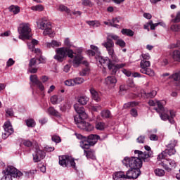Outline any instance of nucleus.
Returning <instances> with one entry per match:
<instances>
[{
	"mask_svg": "<svg viewBox=\"0 0 180 180\" xmlns=\"http://www.w3.org/2000/svg\"><path fill=\"white\" fill-rule=\"evenodd\" d=\"M109 56H110L114 63H119L120 61L119 58H117V56H116V54H115V51H113L112 54H109Z\"/></svg>",
	"mask_w": 180,
	"mask_h": 180,
	"instance_id": "49",
	"label": "nucleus"
},
{
	"mask_svg": "<svg viewBox=\"0 0 180 180\" xmlns=\"http://www.w3.org/2000/svg\"><path fill=\"white\" fill-rule=\"evenodd\" d=\"M145 140H146V136H140L136 139L137 143H139L140 144H144Z\"/></svg>",
	"mask_w": 180,
	"mask_h": 180,
	"instance_id": "56",
	"label": "nucleus"
},
{
	"mask_svg": "<svg viewBox=\"0 0 180 180\" xmlns=\"http://www.w3.org/2000/svg\"><path fill=\"white\" fill-rule=\"evenodd\" d=\"M170 79H174V81H180V71L174 73L169 77Z\"/></svg>",
	"mask_w": 180,
	"mask_h": 180,
	"instance_id": "37",
	"label": "nucleus"
},
{
	"mask_svg": "<svg viewBox=\"0 0 180 180\" xmlns=\"http://www.w3.org/2000/svg\"><path fill=\"white\" fill-rule=\"evenodd\" d=\"M141 174L140 169L131 168L126 172L125 175L127 179H137Z\"/></svg>",
	"mask_w": 180,
	"mask_h": 180,
	"instance_id": "13",
	"label": "nucleus"
},
{
	"mask_svg": "<svg viewBox=\"0 0 180 180\" xmlns=\"http://www.w3.org/2000/svg\"><path fill=\"white\" fill-rule=\"evenodd\" d=\"M30 79L31 82H32V84L37 85L40 91H44V85H43V83H41V82L39 80V79L37 78V75H31L30 77Z\"/></svg>",
	"mask_w": 180,
	"mask_h": 180,
	"instance_id": "17",
	"label": "nucleus"
},
{
	"mask_svg": "<svg viewBox=\"0 0 180 180\" xmlns=\"http://www.w3.org/2000/svg\"><path fill=\"white\" fill-rule=\"evenodd\" d=\"M18 32L20 34L19 39L21 40H30L32 39V35H30L32 29H30L29 24L21 25L18 28Z\"/></svg>",
	"mask_w": 180,
	"mask_h": 180,
	"instance_id": "8",
	"label": "nucleus"
},
{
	"mask_svg": "<svg viewBox=\"0 0 180 180\" xmlns=\"http://www.w3.org/2000/svg\"><path fill=\"white\" fill-rule=\"evenodd\" d=\"M84 78L82 77H75L73 79V83L75 85H79L80 84L84 83Z\"/></svg>",
	"mask_w": 180,
	"mask_h": 180,
	"instance_id": "41",
	"label": "nucleus"
},
{
	"mask_svg": "<svg viewBox=\"0 0 180 180\" xmlns=\"http://www.w3.org/2000/svg\"><path fill=\"white\" fill-rule=\"evenodd\" d=\"M48 113L51 115V116H55L56 117H61V114L57 111V110L54 109V107H49L48 108Z\"/></svg>",
	"mask_w": 180,
	"mask_h": 180,
	"instance_id": "23",
	"label": "nucleus"
},
{
	"mask_svg": "<svg viewBox=\"0 0 180 180\" xmlns=\"http://www.w3.org/2000/svg\"><path fill=\"white\" fill-rule=\"evenodd\" d=\"M3 128L4 129V131L9 133V134H13V133L15 131L11 121H6L3 125Z\"/></svg>",
	"mask_w": 180,
	"mask_h": 180,
	"instance_id": "22",
	"label": "nucleus"
},
{
	"mask_svg": "<svg viewBox=\"0 0 180 180\" xmlns=\"http://www.w3.org/2000/svg\"><path fill=\"white\" fill-rule=\"evenodd\" d=\"M61 46V42L53 40L51 43L47 44V47H60Z\"/></svg>",
	"mask_w": 180,
	"mask_h": 180,
	"instance_id": "36",
	"label": "nucleus"
},
{
	"mask_svg": "<svg viewBox=\"0 0 180 180\" xmlns=\"http://www.w3.org/2000/svg\"><path fill=\"white\" fill-rule=\"evenodd\" d=\"M134 154L137 155V158H139V160H143L144 162H148L150 161V158L153 157V151H150V153L147 152H143L139 150H134Z\"/></svg>",
	"mask_w": 180,
	"mask_h": 180,
	"instance_id": "11",
	"label": "nucleus"
},
{
	"mask_svg": "<svg viewBox=\"0 0 180 180\" xmlns=\"http://www.w3.org/2000/svg\"><path fill=\"white\" fill-rule=\"evenodd\" d=\"M123 74H124L127 77H131V72L130 70H127L126 69L122 70Z\"/></svg>",
	"mask_w": 180,
	"mask_h": 180,
	"instance_id": "62",
	"label": "nucleus"
},
{
	"mask_svg": "<svg viewBox=\"0 0 180 180\" xmlns=\"http://www.w3.org/2000/svg\"><path fill=\"white\" fill-rule=\"evenodd\" d=\"M64 49H65V54H66V56L69 57V58H74V54L75 56L77 54V53H75V51L70 48L64 47Z\"/></svg>",
	"mask_w": 180,
	"mask_h": 180,
	"instance_id": "26",
	"label": "nucleus"
},
{
	"mask_svg": "<svg viewBox=\"0 0 180 180\" xmlns=\"http://www.w3.org/2000/svg\"><path fill=\"white\" fill-rule=\"evenodd\" d=\"M10 12H13V13H14V15H18V13H19V12H20V8H19V6H11L8 8Z\"/></svg>",
	"mask_w": 180,
	"mask_h": 180,
	"instance_id": "34",
	"label": "nucleus"
},
{
	"mask_svg": "<svg viewBox=\"0 0 180 180\" xmlns=\"http://www.w3.org/2000/svg\"><path fill=\"white\" fill-rule=\"evenodd\" d=\"M70 165L72 167V168H75V161L69 158L68 167H70Z\"/></svg>",
	"mask_w": 180,
	"mask_h": 180,
	"instance_id": "61",
	"label": "nucleus"
},
{
	"mask_svg": "<svg viewBox=\"0 0 180 180\" xmlns=\"http://www.w3.org/2000/svg\"><path fill=\"white\" fill-rule=\"evenodd\" d=\"M31 9L32 11H37L38 12H41V11H44V8L41 5H37L31 7Z\"/></svg>",
	"mask_w": 180,
	"mask_h": 180,
	"instance_id": "47",
	"label": "nucleus"
},
{
	"mask_svg": "<svg viewBox=\"0 0 180 180\" xmlns=\"http://www.w3.org/2000/svg\"><path fill=\"white\" fill-rule=\"evenodd\" d=\"M140 72L142 74H146V75H149V77H154V70L153 69L146 68V69H141Z\"/></svg>",
	"mask_w": 180,
	"mask_h": 180,
	"instance_id": "28",
	"label": "nucleus"
},
{
	"mask_svg": "<svg viewBox=\"0 0 180 180\" xmlns=\"http://www.w3.org/2000/svg\"><path fill=\"white\" fill-rule=\"evenodd\" d=\"M172 57L174 61H177L178 63H180V51L174 50L172 52Z\"/></svg>",
	"mask_w": 180,
	"mask_h": 180,
	"instance_id": "27",
	"label": "nucleus"
},
{
	"mask_svg": "<svg viewBox=\"0 0 180 180\" xmlns=\"http://www.w3.org/2000/svg\"><path fill=\"white\" fill-rule=\"evenodd\" d=\"M90 47L93 51H95L96 53H97V54H99V48H98V46L95 45H91Z\"/></svg>",
	"mask_w": 180,
	"mask_h": 180,
	"instance_id": "63",
	"label": "nucleus"
},
{
	"mask_svg": "<svg viewBox=\"0 0 180 180\" xmlns=\"http://www.w3.org/2000/svg\"><path fill=\"white\" fill-rule=\"evenodd\" d=\"M53 58L58 61V63H63V61L67 59V54H65L64 47L56 49V55L53 56Z\"/></svg>",
	"mask_w": 180,
	"mask_h": 180,
	"instance_id": "10",
	"label": "nucleus"
},
{
	"mask_svg": "<svg viewBox=\"0 0 180 180\" xmlns=\"http://www.w3.org/2000/svg\"><path fill=\"white\" fill-rule=\"evenodd\" d=\"M74 108L78 114L74 117L75 123H76L77 127L84 131H92L94 130V125L85 121V119H88V115L85 112L84 106L81 104L76 103L74 105Z\"/></svg>",
	"mask_w": 180,
	"mask_h": 180,
	"instance_id": "1",
	"label": "nucleus"
},
{
	"mask_svg": "<svg viewBox=\"0 0 180 180\" xmlns=\"http://www.w3.org/2000/svg\"><path fill=\"white\" fill-rule=\"evenodd\" d=\"M89 72V68H85L82 69V70L80 72V75L82 77H85V75H86V74H88Z\"/></svg>",
	"mask_w": 180,
	"mask_h": 180,
	"instance_id": "53",
	"label": "nucleus"
},
{
	"mask_svg": "<svg viewBox=\"0 0 180 180\" xmlns=\"http://www.w3.org/2000/svg\"><path fill=\"white\" fill-rule=\"evenodd\" d=\"M44 157H46V152L40 149H36L35 154L33 155L34 162H40Z\"/></svg>",
	"mask_w": 180,
	"mask_h": 180,
	"instance_id": "16",
	"label": "nucleus"
},
{
	"mask_svg": "<svg viewBox=\"0 0 180 180\" xmlns=\"http://www.w3.org/2000/svg\"><path fill=\"white\" fill-rule=\"evenodd\" d=\"M39 65V61L37 60V58H32L30 60V63H29V67H34V65Z\"/></svg>",
	"mask_w": 180,
	"mask_h": 180,
	"instance_id": "42",
	"label": "nucleus"
},
{
	"mask_svg": "<svg viewBox=\"0 0 180 180\" xmlns=\"http://www.w3.org/2000/svg\"><path fill=\"white\" fill-rule=\"evenodd\" d=\"M70 158L68 156H59V165L63 167H68Z\"/></svg>",
	"mask_w": 180,
	"mask_h": 180,
	"instance_id": "21",
	"label": "nucleus"
},
{
	"mask_svg": "<svg viewBox=\"0 0 180 180\" xmlns=\"http://www.w3.org/2000/svg\"><path fill=\"white\" fill-rule=\"evenodd\" d=\"M65 85L67 86H74L75 83H74V79H68L65 81Z\"/></svg>",
	"mask_w": 180,
	"mask_h": 180,
	"instance_id": "51",
	"label": "nucleus"
},
{
	"mask_svg": "<svg viewBox=\"0 0 180 180\" xmlns=\"http://www.w3.org/2000/svg\"><path fill=\"white\" fill-rule=\"evenodd\" d=\"M107 38L110 39V40H116V41H117V40L119 39V36L117 35H115L113 34H109Z\"/></svg>",
	"mask_w": 180,
	"mask_h": 180,
	"instance_id": "58",
	"label": "nucleus"
},
{
	"mask_svg": "<svg viewBox=\"0 0 180 180\" xmlns=\"http://www.w3.org/2000/svg\"><path fill=\"white\" fill-rule=\"evenodd\" d=\"M173 22V25H172L170 29L173 30V32H179L180 30V12L177 13L176 18L172 20Z\"/></svg>",
	"mask_w": 180,
	"mask_h": 180,
	"instance_id": "15",
	"label": "nucleus"
},
{
	"mask_svg": "<svg viewBox=\"0 0 180 180\" xmlns=\"http://www.w3.org/2000/svg\"><path fill=\"white\" fill-rule=\"evenodd\" d=\"M154 172L157 176H164L165 175V172L162 169H156Z\"/></svg>",
	"mask_w": 180,
	"mask_h": 180,
	"instance_id": "39",
	"label": "nucleus"
},
{
	"mask_svg": "<svg viewBox=\"0 0 180 180\" xmlns=\"http://www.w3.org/2000/svg\"><path fill=\"white\" fill-rule=\"evenodd\" d=\"M22 143L25 147H32L33 146V143L30 140H24L22 141Z\"/></svg>",
	"mask_w": 180,
	"mask_h": 180,
	"instance_id": "52",
	"label": "nucleus"
},
{
	"mask_svg": "<svg viewBox=\"0 0 180 180\" xmlns=\"http://www.w3.org/2000/svg\"><path fill=\"white\" fill-rule=\"evenodd\" d=\"M15 64V60L12 58H9L8 60L6 62V67H12Z\"/></svg>",
	"mask_w": 180,
	"mask_h": 180,
	"instance_id": "60",
	"label": "nucleus"
},
{
	"mask_svg": "<svg viewBox=\"0 0 180 180\" xmlns=\"http://www.w3.org/2000/svg\"><path fill=\"white\" fill-rule=\"evenodd\" d=\"M82 5L84 6H89V8H92V6H94V3H92L91 0H82Z\"/></svg>",
	"mask_w": 180,
	"mask_h": 180,
	"instance_id": "38",
	"label": "nucleus"
},
{
	"mask_svg": "<svg viewBox=\"0 0 180 180\" xmlns=\"http://www.w3.org/2000/svg\"><path fill=\"white\" fill-rule=\"evenodd\" d=\"M3 174H4L1 180H13V178H16L19 179L20 176H23V173L19 171L13 166H8L3 170Z\"/></svg>",
	"mask_w": 180,
	"mask_h": 180,
	"instance_id": "4",
	"label": "nucleus"
},
{
	"mask_svg": "<svg viewBox=\"0 0 180 180\" xmlns=\"http://www.w3.org/2000/svg\"><path fill=\"white\" fill-rule=\"evenodd\" d=\"M25 122L28 127H34V124H35L34 120L29 119V120H27Z\"/></svg>",
	"mask_w": 180,
	"mask_h": 180,
	"instance_id": "46",
	"label": "nucleus"
},
{
	"mask_svg": "<svg viewBox=\"0 0 180 180\" xmlns=\"http://www.w3.org/2000/svg\"><path fill=\"white\" fill-rule=\"evenodd\" d=\"M158 102H161V101H154L153 100H150L148 103L149 106H155V105H157Z\"/></svg>",
	"mask_w": 180,
	"mask_h": 180,
	"instance_id": "64",
	"label": "nucleus"
},
{
	"mask_svg": "<svg viewBox=\"0 0 180 180\" xmlns=\"http://www.w3.org/2000/svg\"><path fill=\"white\" fill-rule=\"evenodd\" d=\"M39 58H37L38 60V64H44V63H46V59L44 58H43V56H39Z\"/></svg>",
	"mask_w": 180,
	"mask_h": 180,
	"instance_id": "59",
	"label": "nucleus"
},
{
	"mask_svg": "<svg viewBox=\"0 0 180 180\" xmlns=\"http://www.w3.org/2000/svg\"><path fill=\"white\" fill-rule=\"evenodd\" d=\"M122 164L127 168H135L136 169H140L143 167V161L141 159L137 158V156L131 158L125 157L122 160Z\"/></svg>",
	"mask_w": 180,
	"mask_h": 180,
	"instance_id": "5",
	"label": "nucleus"
},
{
	"mask_svg": "<svg viewBox=\"0 0 180 180\" xmlns=\"http://www.w3.org/2000/svg\"><path fill=\"white\" fill-rule=\"evenodd\" d=\"M163 161L161 162L160 165L166 169L168 172L169 171H172V168H175L176 167V163L175 162V160H172L171 159H165L163 158Z\"/></svg>",
	"mask_w": 180,
	"mask_h": 180,
	"instance_id": "12",
	"label": "nucleus"
},
{
	"mask_svg": "<svg viewBox=\"0 0 180 180\" xmlns=\"http://www.w3.org/2000/svg\"><path fill=\"white\" fill-rule=\"evenodd\" d=\"M130 115H131L133 117H137V116H139V112L136 108H131L130 110Z\"/></svg>",
	"mask_w": 180,
	"mask_h": 180,
	"instance_id": "54",
	"label": "nucleus"
},
{
	"mask_svg": "<svg viewBox=\"0 0 180 180\" xmlns=\"http://www.w3.org/2000/svg\"><path fill=\"white\" fill-rule=\"evenodd\" d=\"M122 34H124L125 36H129L130 37H132V36H134V32L133 30L130 29H126L123 28L121 31Z\"/></svg>",
	"mask_w": 180,
	"mask_h": 180,
	"instance_id": "30",
	"label": "nucleus"
},
{
	"mask_svg": "<svg viewBox=\"0 0 180 180\" xmlns=\"http://www.w3.org/2000/svg\"><path fill=\"white\" fill-rule=\"evenodd\" d=\"M178 47H180V41H177L176 44H171L169 46V49H176Z\"/></svg>",
	"mask_w": 180,
	"mask_h": 180,
	"instance_id": "57",
	"label": "nucleus"
},
{
	"mask_svg": "<svg viewBox=\"0 0 180 180\" xmlns=\"http://www.w3.org/2000/svg\"><path fill=\"white\" fill-rule=\"evenodd\" d=\"M101 139L99 135L90 134L88 136L87 141H80V147L83 148L84 155L86 158H91V160H95V150L89 148L92 146H95L98 143V140Z\"/></svg>",
	"mask_w": 180,
	"mask_h": 180,
	"instance_id": "2",
	"label": "nucleus"
},
{
	"mask_svg": "<svg viewBox=\"0 0 180 180\" xmlns=\"http://www.w3.org/2000/svg\"><path fill=\"white\" fill-rule=\"evenodd\" d=\"M139 102L131 101L124 105V109H129V108H134V106H139Z\"/></svg>",
	"mask_w": 180,
	"mask_h": 180,
	"instance_id": "32",
	"label": "nucleus"
},
{
	"mask_svg": "<svg viewBox=\"0 0 180 180\" xmlns=\"http://www.w3.org/2000/svg\"><path fill=\"white\" fill-rule=\"evenodd\" d=\"M37 27L41 30H44V36H51L53 34V30L51 29V22L42 20L39 22H37Z\"/></svg>",
	"mask_w": 180,
	"mask_h": 180,
	"instance_id": "9",
	"label": "nucleus"
},
{
	"mask_svg": "<svg viewBox=\"0 0 180 180\" xmlns=\"http://www.w3.org/2000/svg\"><path fill=\"white\" fill-rule=\"evenodd\" d=\"M115 44L117 46H120V47H122V49H123V47H126V42H124V41L122 39L117 40Z\"/></svg>",
	"mask_w": 180,
	"mask_h": 180,
	"instance_id": "43",
	"label": "nucleus"
},
{
	"mask_svg": "<svg viewBox=\"0 0 180 180\" xmlns=\"http://www.w3.org/2000/svg\"><path fill=\"white\" fill-rule=\"evenodd\" d=\"M151 65V63L148 60H142L140 63L141 70H146Z\"/></svg>",
	"mask_w": 180,
	"mask_h": 180,
	"instance_id": "29",
	"label": "nucleus"
},
{
	"mask_svg": "<svg viewBox=\"0 0 180 180\" xmlns=\"http://www.w3.org/2000/svg\"><path fill=\"white\" fill-rule=\"evenodd\" d=\"M101 115V117H103L104 119H110V117H112V113L109 110H103Z\"/></svg>",
	"mask_w": 180,
	"mask_h": 180,
	"instance_id": "31",
	"label": "nucleus"
},
{
	"mask_svg": "<svg viewBox=\"0 0 180 180\" xmlns=\"http://www.w3.org/2000/svg\"><path fill=\"white\" fill-rule=\"evenodd\" d=\"M157 95V91L153 90L149 93H142V98H146V99H149V98H153Z\"/></svg>",
	"mask_w": 180,
	"mask_h": 180,
	"instance_id": "24",
	"label": "nucleus"
},
{
	"mask_svg": "<svg viewBox=\"0 0 180 180\" xmlns=\"http://www.w3.org/2000/svg\"><path fill=\"white\" fill-rule=\"evenodd\" d=\"M52 141H54V143H60L61 142V138L57 135H53L51 138Z\"/></svg>",
	"mask_w": 180,
	"mask_h": 180,
	"instance_id": "55",
	"label": "nucleus"
},
{
	"mask_svg": "<svg viewBox=\"0 0 180 180\" xmlns=\"http://www.w3.org/2000/svg\"><path fill=\"white\" fill-rule=\"evenodd\" d=\"M178 141L175 140H172L170 141V143L167 146V148L162 151L161 154H160L158 157L159 160H161L162 158H167L168 155L171 157V155H174L175 153H176V150H175V146H176Z\"/></svg>",
	"mask_w": 180,
	"mask_h": 180,
	"instance_id": "7",
	"label": "nucleus"
},
{
	"mask_svg": "<svg viewBox=\"0 0 180 180\" xmlns=\"http://www.w3.org/2000/svg\"><path fill=\"white\" fill-rule=\"evenodd\" d=\"M70 109H71V102L68 100L63 106L60 108V110L61 112H65L66 110H70Z\"/></svg>",
	"mask_w": 180,
	"mask_h": 180,
	"instance_id": "33",
	"label": "nucleus"
},
{
	"mask_svg": "<svg viewBox=\"0 0 180 180\" xmlns=\"http://www.w3.org/2000/svg\"><path fill=\"white\" fill-rule=\"evenodd\" d=\"M96 129L97 130H105V122H98L96 124Z\"/></svg>",
	"mask_w": 180,
	"mask_h": 180,
	"instance_id": "45",
	"label": "nucleus"
},
{
	"mask_svg": "<svg viewBox=\"0 0 180 180\" xmlns=\"http://www.w3.org/2000/svg\"><path fill=\"white\" fill-rule=\"evenodd\" d=\"M90 94H91L92 99L96 102H101V93L96 91L95 89H90Z\"/></svg>",
	"mask_w": 180,
	"mask_h": 180,
	"instance_id": "19",
	"label": "nucleus"
},
{
	"mask_svg": "<svg viewBox=\"0 0 180 180\" xmlns=\"http://www.w3.org/2000/svg\"><path fill=\"white\" fill-rule=\"evenodd\" d=\"M112 178L114 180H126L127 179L126 177V174H124V172H115L112 175Z\"/></svg>",
	"mask_w": 180,
	"mask_h": 180,
	"instance_id": "20",
	"label": "nucleus"
},
{
	"mask_svg": "<svg viewBox=\"0 0 180 180\" xmlns=\"http://www.w3.org/2000/svg\"><path fill=\"white\" fill-rule=\"evenodd\" d=\"M59 11L60 12H66V13H70L71 12V10H70V8L63 4L59 6Z\"/></svg>",
	"mask_w": 180,
	"mask_h": 180,
	"instance_id": "40",
	"label": "nucleus"
},
{
	"mask_svg": "<svg viewBox=\"0 0 180 180\" xmlns=\"http://www.w3.org/2000/svg\"><path fill=\"white\" fill-rule=\"evenodd\" d=\"M157 106L158 108H155V110L160 115V117L162 120H164V122H167L168 120L171 124H175V116H176V112L174 110H170L169 111V115H168V110L165 109L164 108V105H162V103L158 101L157 102Z\"/></svg>",
	"mask_w": 180,
	"mask_h": 180,
	"instance_id": "3",
	"label": "nucleus"
},
{
	"mask_svg": "<svg viewBox=\"0 0 180 180\" xmlns=\"http://www.w3.org/2000/svg\"><path fill=\"white\" fill-rule=\"evenodd\" d=\"M64 43L65 46H66L65 49H71V47H72V44H71V41L69 38H66Z\"/></svg>",
	"mask_w": 180,
	"mask_h": 180,
	"instance_id": "50",
	"label": "nucleus"
},
{
	"mask_svg": "<svg viewBox=\"0 0 180 180\" xmlns=\"http://www.w3.org/2000/svg\"><path fill=\"white\" fill-rule=\"evenodd\" d=\"M148 25L150 27V30H155V28L157 27V26H158L159 25H161V22H158V23L153 24V20H149Z\"/></svg>",
	"mask_w": 180,
	"mask_h": 180,
	"instance_id": "44",
	"label": "nucleus"
},
{
	"mask_svg": "<svg viewBox=\"0 0 180 180\" xmlns=\"http://www.w3.org/2000/svg\"><path fill=\"white\" fill-rule=\"evenodd\" d=\"M88 101H89V98H88V97L83 96H80L78 98V102L79 103H80V105H86V103H88Z\"/></svg>",
	"mask_w": 180,
	"mask_h": 180,
	"instance_id": "35",
	"label": "nucleus"
},
{
	"mask_svg": "<svg viewBox=\"0 0 180 180\" xmlns=\"http://www.w3.org/2000/svg\"><path fill=\"white\" fill-rule=\"evenodd\" d=\"M51 102L52 105H57L58 104V98H57V95H53L51 97Z\"/></svg>",
	"mask_w": 180,
	"mask_h": 180,
	"instance_id": "48",
	"label": "nucleus"
},
{
	"mask_svg": "<svg viewBox=\"0 0 180 180\" xmlns=\"http://www.w3.org/2000/svg\"><path fill=\"white\" fill-rule=\"evenodd\" d=\"M102 46L105 47L108 54H112L113 51H115V49H113V47H115V42H113V40L108 37L106 41L103 43Z\"/></svg>",
	"mask_w": 180,
	"mask_h": 180,
	"instance_id": "14",
	"label": "nucleus"
},
{
	"mask_svg": "<svg viewBox=\"0 0 180 180\" xmlns=\"http://www.w3.org/2000/svg\"><path fill=\"white\" fill-rule=\"evenodd\" d=\"M100 63L101 64H106L108 70L112 72V75H115V74H116V72H117V70H120V68H123L124 67H126L125 63H120V64L115 65L113 63V61H112L108 58L101 57L100 58Z\"/></svg>",
	"mask_w": 180,
	"mask_h": 180,
	"instance_id": "6",
	"label": "nucleus"
},
{
	"mask_svg": "<svg viewBox=\"0 0 180 180\" xmlns=\"http://www.w3.org/2000/svg\"><path fill=\"white\" fill-rule=\"evenodd\" d=\"M82 61H84V56L81 54H76L73 57L72 63L75 67H78L80 64H82Z\"/></svg>",
	"mask_w": 180,
	"mask_h": 180,
	"instance_id": "18",
	"label": "nucleus"
},
{
	"mask_svg": "<svg viewBox=\"0 0 180 180\" xmlns=\"http://www.w3.org/2000/svg\"><path fill=\"white\" fill-rule=\"evenodd\" d=\"M116 82H117V80L116 77L113 76H108L105 78V84H107V85H115Z\"/></svg>",
	"mask_w": 180,
	"mask_h": 180,
	"instance_id": "25",
	"label": "nucleus"
}]
</instances>
